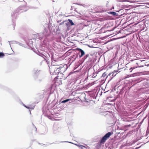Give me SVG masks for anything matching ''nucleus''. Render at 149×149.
Returning a JSON list of instances; mask_svg holds the SVG:
<instances>
[{
    "instance_id": "obj_1",
    "label": "nucleus",
    "mask_w": 149,
    "mask_h": 149,
    "mask_svg": "<svg viewBox=\"0 0 149 149\" xmlns=\"http://www.w3.org/2000/svg\"><path fill=\"white\" fill-rule=\"evenodd\" d=\"M51 67L52 72L53 74H58L60 73H62L65 71V68L62 64L53 65Z\"/></svg>"
},
{
    "instance_id": "obj_2",
    "label": "nucleus",
    "mask_w": 149,
    "mask_h": 149,
    "mask_svg": "<svg viewBox=\"0 0 149 149\" xmlns=\"http://www.w3.org/2000/svg\"><path fill=\"white\" fill-rule=\"evenodd\" d=\"M48 34H46L45 31L43 33H40L36 35V38L40 40H42L44 38V39L43 40V43L42 45H44L47 46L49 44V42L46 37L48 36Z\"/></svg>"
},
{
    "instance_id": "obj_3",
    "label": "nucleus",
    "mask_w": 149,
    "mask_h": 149,
    "mask_svg": "<svg viewBox=\"0 0 149 149\" xmlns=\"http://www.w3.org/2000/svg\"><path fill=\"white\" fill-rule=\"evenodd\" d=\"M24 6H20L17 8L16 10L17 12H15V13H17L23 11H26L29 9V7L26 6V3L25 2H24Z\"/></svg>"
},
{
    "instance_id": "obj_4",
    "label": "nucleus",
    "mask_w": 149,
    "mask_h": 149,
    "mask_svg": "<svg viewBox=\"0 0 149 149\" xmlns=\"http://www.w3.org/2000/svg\"><path fill=\"white\" fill-rule=\"evenodd\" d=\"M111 134V132H108L101 139L100 141V143H104L109 138Z\"/></svg>"
},
{
    "instance_id": "obj_5",
    "label": "nucleus",
    "mask_w": 149,
    "mask_h": 149,
    "mask_svg": "<svg viewBox=\"0 0 149 149\" xmlns=\"http://www.w3.org/2000/svg\"><path fill=\"white\" fill-rule=\"evenodd\" d=\"M75 52H76L77 56H83L85 54V52L82 49L77 48L75 49Z\"/></svg>"
},
{
    "instance_id": "obj_6",
    "label": "nucleus",
    "mask_w": 149,
    "mask_h": 149,
    "mask_svg": "<svg viewBox=\"0 0 149 149\" xmlns=\"http://www.w3.org/2000/svg\"><path fill=\"white\" fill-rule=\"evenodd\" d=\"M51 59L52 61L61 62L63 59L64 56H51Z\"/></svg>"
},
{
    "instance_id": "obj_7",
    "label": "nucleus",
    "mask_w": 149,
    "mask_h": 149,
    "mask_svg": "<svg viewBox=\"0 0 149 149\" xmlns=\"http://www.w3.org/2000/svg\"><path fill=\"white\" fill-rule=\"evenodd\" d=\"M41 72L40 70L36 69H34L32 71V72L33 74V78H35V77H37L40 74Z\"/></svg>"
},
{
    "instance_id": "obj_8",
    "label": "nucleus",
    "mask_w": 149,
    "mask_h": 149,
    "mask_svg": "<svg viewBox=\"0 0 149 149\" xmlns=\"http://www.w3.org/2000/svg\"><path fill=\"white\" fill-rule=\"evenodd\" d=\"M34 79L37 82L40 83L43 81L44 77L41 75H39L37 77H35Z\"/></svg>"
},
{
    "instance_id": "obj_9",
    "label": "nucleus",
    "mask_w": 149,
    "mask_h": 149,
    "mask_svg": "<svg viewBox=\"0 0 149 149\" xmlns=\"http://www.w3.org/2000/svg\"><path fill=\"white\" fill-rule=\"evenodd\" d=\"M75 57V56H74ZM76 58H74L73 56H70V58H68L67 60V63L70 66L71 63L75 60Z\"/></svg>"
},
{
    "instance_id": "obj_10",
    "label": "nucleus",
    "mask_w": 149,
    "mask_h": 149,
    "mask_svg": "<svg viewBox=\"0 0 149 149\" xmlns=\"http://www.w3.org/2000/svg\"><path fill=\"white\" fill-rule=\"evenodd\" d=\"M98 12L102 13L106 11L105 8L101 6H99L97 8Z\"/></svg>"
},
{
    "instance_id": "obj_11",
    "label": "nucleus",
    "mask_w": 149,
    "mask_h": 149,
    "mask_svg": "<svg viewBox=\"0 0 149 149\" xmlns=\"http://www.w3.org/2000/svg\"><path fill=\"white\" fill-rule=\"evenodd\" d=\"M136 61V64L138 65V63H139L140 62H142L144 61V60H142L141 59H134L130 60V61Z\"/></svg>"
},
{
    "instance_id": "obj_12",
    "label": "nucleus",
    "mask_w": 149,
    "mask_h": 149,
    "mask_svg": "<svg viewBox=\"0 0 149 149\" xmlns=\"http://www.w3.org/2000/svg\"><path fill=\"white\" fill-rule=\"evenodd\" d=\"M110 63L111 64L114 65L117 63V61H116V56H114L113 58L111 59L110 61Z\"/></svg>"
},
{
    "instance_id": "obj_13",
    "label": "nucleus",
    "mask_w": 149,
    "mask_h": 149,
    "mask_svg": "<svg viewBox=\"0 0 149 149\" xmlns=\"http://www.w3.org/2000/svg\"><path fill=\"white\" fill-rule=\"evenodd\" d=\"M118 72V71L117 70H114L113 72L112 73L109 74V75H112V77L111 78H112L116 75V74H117V72Z\"/></svg>"
},
{
    "instance_id": "obj_14",
    "label": "nucleus",
    "mask_w": 149,
    "mask_h": 149,
    "mask_svg": "<svg viewBox=\"0 0 149 149\" xmlns=\"http://www.w3.org/2000/svg\"><path fill=\"white\" fill-rule=\"evenodd\" d=\"M108 14H111L114 16H118V14L116 13L113 11H110L108 12Z\"/></svg>"
},
{
    "instance_id": "obj_15",
    "label": "nucleus",
    "mask_w": 149,
    "mask_h": 149,
    "mask_svg": "<svg viewBox=\"0 0 149 149\" xmlns=\"http://www.w3.org/2000/svg\"><path fill=\"white\" fill-rule=\"evenodd\" d=\"M75 145L77 146H79V148H81V149H87L86 148L83 146L76 144Z\"/></svg>"
},
{
    "instance_id": "obj_16",
    "label": "nucleus",
    "mask_w": 149,
    "mask_h": 149,
    "mask_svg": "<svg viewBox=\"0 0 149 149\" xmlns=\"http://www.w3.org/2000/svg\"><path fill=\"white\" fill-rule=\"evenodd\" d=\"M53 51H49V52L48 53V55L49 56H54V52Z\"/></svg>"
},
{
    "instance_id": "obj_17",
    "label": "nucleus",
    "mask_w": 149,
    "mask_h": 149,
    "mask_svg": "<svg viewBox=\"0 0 149 149\" xmlns=\"http://www.w3.org/2000/svg\"><path fill=\"white\" fill-rule=\"evenodd\" d=\"M31 49L34 52H35V53H37V54L39 55V56H41V54H40V53H39V54H38V53H37V52H36V51H35V50H36L35 49H34L32 47V46H31Z\"/></svg>"
},
{
    "instance_id": "obj_18",
    "label": "nucleus",
    "mask_w": 149,
    "mask_h": 149,
    "mask_svg": "<svg viewBox=\"0 0 149 149\" xmlns=\"http://www.w3.org/2000/svg\"><path fill=\"white\" fill-rule=\"evenodd\" d=\"M68 20L71 25H74V23L73 22L72 20L70 19H68Z\"/></svg>"
},
{
    "instance_id": "obj_19",
    "label": "nucleus",
    "mask_w": 149,
    "mask_h": 149,
    "mask_svg": "<svg viewBox=\"0 0 149 149\" xmlns=\"http://www.w3.org/2000/svg\"><path fill=\"white\" fill-rule=\"evenodd\" d=\"M70 100V99H68L65 100H64L62 101L61 102V103H66V102H68Z\"/></svg>"
},
{
    "instance_id": "obj_20",
    "label": "nucleus",
    "mask_w": 149,
    "mask_h": 149,
    "mask_svg": "<svg viewBox=\"0 0 149 149\" xmlns=\"http://www.w3.org/2000/svg\"><path fill=\"white\" fill-rule=\"evenodd\" d=\"M8 42H9V45H10V47H11V45H10L11 44L15 43L16 42L15 41H8Z\"/></svg>"
},
{
    "instance_id": "obj_21",
    "label": "nucleus",
    "mask_w": 149,
    "mask_h": 149,
    "mask_svg": "<svg viewBox=\"0 0 149 149\" xmlns=\"http://www.w3.org/2000/svg\"><path fill=\"white\" fill-rule=\"evenodd\" d=\"M78 13L80 15H81V16H85V13L83 12H79V13Z\"/></svg>"
},
{
    "instance_id": "obj_22",
    "label": "nucleus",
    "mask_w": 149,
    "mask_h": 149,
    "mask_svg": "<svg viewBox=\"0 0 149 149\" xmlns=\"http://www.w3.org/2000/svg\"><path fill=\"white\" fill-rule=\"evenodd\" d=\"M76 72L75 71L71 72H70L68 75V76L71 75L72 74H74Z\"/></svg>"
},
{
    "instance_id": "obj_23",
    "label": "nucleus",
    "mask_w": 149,
    "mask_h": 149,
    "mask_svg": "<svg viewBox=\"0 0 149 149\" xmlns=\"http://www.w3.org/2000/svg\"><path fill=\"white\" fill-rule=\"evenodd\" d=\"M106 73H105V72H104V73L102 74V77H106Z\"/></svg>"
},
{
    "instance_id": "obj_24",
    "label": "nucleus",
    "mask_w": 149,
    "mask_h": 149,
    "mask_svg": "<svg viewBox=\"0 0 149 149\" xmlns=\"http://www.w3.org/2000/svg\"><path fill=\"white\" fill-rule=\"evenodd\" d=\"M5 54L3 52H0V56H4Z\"/></svg>"
},
{
    "instance_id": "obj_25",
    "label": "nucleus",
    "mask_w": 149,
    "mask_h": 149,
    "mask_svg": "<svg viewBox=\"0 0 149 149\" xmlns=\"http://www.w3.org/2000/svg\"><path fill=\"white\" fill-rule=\"evenodd\" d=\"M23 106H24V107H25L26 108H28V109H30V107H27V106H25V105L24 104H23Z\"/></svg>"
},
{
    "instance_id": "obj_26",
    "label": "nucleus",
    "mask_w": 149,
    "mask_h": 149,
    "mask_svg": "<svg viewBox=\"0 0 149 149\" xmlns=\"http://www.w3.org/2000/svg\"><path fill=\"white\" fill-rule=\"evenodd\" d=\"M70 55V52H68L67 53L66 56H69Z\"/></svg>"
},
{
    "instance_id": "obj_27",
    "label": "nucleus",
    "mask_w": 149,
    "mask_h": 149,
    "mask_svg": "<svg viewBox=\"0 0 149 149\" xmlns=\"http://www.w3.org/2000/svg\"><path fill=\"white\" fill-rule=\"evenodd\" d=\"M5 54L6 55H10V54H8V53H5Z\"/></svg>"
},
{
    "instance_id": "obj_28",
    "label": "nucleus",
    "mask_w": 149,
    "mask_h": 149,
    "mask_svg": "<svg viewBox=\"0 0 149 149\" xmlns=\"http://www.w3.org/2000/svg\"><path fill=\"white\" fill-rule=\"evenodd\" d=\"M64 23V22H62L59 25H61L62 24H63Z\"/></svg>"
},
{
    "instance_id": "obj_29",
    "label": "nucleus",
    "mask_w": 149,
    "mask_h": 149,
    "mask_svg": "<svg viewBox=\"0 0 149 149\" xmlns=\"http://www.w3.org/2000/svg\"><path fill=\"white\" fill-rule=\"evenodd\" d=\"M135 68V67H133L131 68V69H130V70H131V69H134Z\"/></svg>"
},
{
    "instance_id": "obj_30",
    "label": "nucleus",
    "mask_w": 149,
    "mask_h": 149,
    "mask_svg": "<svg viewBox=\"0 0 149 149\" xmlns=\"http://www.w3.org/2000/svg\"><path fill=\"white\" fill-rule=\"evenodd\" d=\"M46 62H47V63L48 64L49 63V61H48V60H47Z\"/></svg>"
},
{
    "instance_id": "obj_31",
    "label": "nucleus",
    "mask_w": 149,
    "mask_h": 149,
    "mask_svg": "<svg viewBox=\"0 0 149 149\" xmlns=\"http://www.w3.org/2000/svg\"><path fill=\"white\" fill-rule=\"evenodd\" d=\"M64 142H68V143H71V142H68V141H64Z\"/></svg>"
},
{
    "instance_id": "obj_32",
    "label": "nucleus",
    "mask_w": 149,
    "mask_h": 149,
    "mask_svg": "<svg viewBox=\"0 0 149 149\" xmlns=\"http://www.w3.org/2000/svg\"><path fill=\"white\" fill-rule=\"evenodd\" d=\"M52 66V65L50 67H49V69H50V70H51V68H51V66Z\"/></svg>"
},
{
    "instance_id": "obj_33",
    "label": "nucleus",
    "mask_w": 149,
    "mask_h": 149,
    "mask_svg": "<svg viewBox=\"0 0 149 149\" xmlns=\"http://www.w3.org/2000/svg\"><path fill=\"white\" fill-rule=\"evenodd\" d=\"M143 66H144L143 65L140 66H138V67H143Z\"/></svg>"
},
{
    "instance_id": "obj_34",
    "label": "nucleus",
    "mask_w": 149,
    "mask_h": 149,
    "mask_svg": "<svg viewBox=\"0 0 149 149\" xmlns=\"http://www.w3.org/2000/svg\"><path fill=\"white\" fill-rule=\"evenodd\" d=\"M22 1H24V2H25V1H24V0H20V2H22Z\"/></svg>"
},
{
    "instance_id": "obj_35",
    "label": "nucleus",
    "mask_w": 149,
    "mask_h": 149,
    "mask_svg": "<svg viewBox=\"0 0 149 149\" xmlns=\"http://www.w3.org/2000/svg\"><path fill=\"white\" fill-rule=\"evenodd\" d=\"M34 107H33L31 108V109H34Z\"/></svg>"
},
{
    "instance_id": "obj_36",
    "label": "nucleus",
    "mask_w": 149,
    "mask_h": 149,
    "mask_svg": "<svg viewBox=\"0 0 149 149\" xmlns=\"http://www.w3.org/2000/svg\"><path fill=\"white\" fill-rule=\"evenodd\" d=\"M73 10V9H72V7H71V10Z\"/></svg>"
},
{
    "instance_id": "obj_37",
    "label": "nucleus",
    "mask_w": 149,
    "mask_h": 149,
    "mask_svg": "<svg viewBox=\"0 0 149 149\" xmlns=\"http://www.w3.org/2000/svg\"><path fill=\"white\" fill-rule=\"evenodd\" d=\"M88 55H89L88 54H87L86 56H89Z\"/></svg>"
},
{
    "instance_id": "obj_38",
    "label": "nucleus",
    "mask_w": 149,
    "mask_h": 149,
    "mask_svg": "<svg viewBox=\"0 0 149 149\" xmlns=\"http://www.w3.org/2000/svg\"><path fill=\"white\" fill-rule=\"evenodd\" d=\"M68 24V23H66V25H67Z\"/></svg>"
},
{
    "instance_id": "obj_39",
    "label": "nucleus",
    "mask_w": 149,
    "mask_h": 149,
    "mask_svg": "<svg viewBox=\"0 0 149 149\" xmlns=\"http://www.w3.org/2000/svg\"><path fill=\"white\" fill-rule=\"evenodd\" d=\"M71 56H74V54L71 55Z\"/></svg>"
},
{
    "instance_id": "obj_40",
    "label": "nucleus",
    "mask_w": 149,
    "mask_h": 149,
    "mask_svg": "<svg viewBox=\"0 0 149 149\" xmlns=\"http://www.w3.org/2000/svg\"><path fill=\"white\" fill-rule=\"evenodd\" d=\"M74 11H77L76 10V9H74Z\"/></svg>"
},
{
    "instance_id": "obj_41",
    "label": "nucleus",
    "mask_w": 149,
    "mask_h": 149,
    "mask_svg": "<svg viewBox=\"0 0 149 149\" xmlns=\"http://www.w3.org/2000/svg\"><path fill=\"white\" fill-rule=\"evenodd\" d=\"M94 75H93V77H95V76H94Z\"/></svg>"
},
{
    "instance_id": "obj_42",
    "label": "nucleus",
    "mask_w": 149,
    "mask_h": 149,
    "mask_svg": "<svg viewBox=\"0 0 149 149\" xmlns=\"http://www.w3.org/2000/svg\"><path fill=\"white\" fill-rule=\"evenodd\" d=\"M138 148H136V149H138Z\"/></svg>"
},
{
    "instance_id": "obj_43",
    "label": "nucleus",
    "mask_w": 149,
    "mask_h": 149,
    "mask_svg": "<svg viewBox=\"0 0 149 149\" xmlns=\"http://www.w3.org/2000/svg\"><path fill=\"white\" fill-rule=\"evenodd\" d=\"M120 46H118V48H119V49H120Z\"/></svg>"
},
{
    "instance_id": "obj_44",
    "label": "nucleus",
    "mask_w": 149,
    "mask_h": 149,
    "mask_svg": "<svg viewBox=\"0 0 149 149\" xmlns=\"http://www.w3.org/2000/svg\"><path fill=\"white\" fill-rule=\"evenodd\" d=\"M13 14H14L15 15V13L14 12V13H13Z\"/></svg>"
},
{
    "instance_id": "obj_45",
    "label": "nucleus",
    "mask_w": 149,
    "mask_h": 149,
    "mask_svg": "<svg viewBox=\"0 0 149 149\" xmlns=\"http://www.w3.org/2000/svg\"><path fill=\"white\" fill-rule=\"evenodd\" d=\"M112 8L114 9V7H112Z\"/></svg>"
},
{
    "instance_id": "obj_46",
    "label": "nucleus",
    "mask_w": 149,
    "mask_h": 149,
    "mask_svg": "<svg viewBox=\"0 0 149 149\" xmlns=\"http://www.w3.org/2000/svg\"><path fill=\"white\" fill-rule=\"evenodd\" d=\"M60 22V21H58L57 22H58H58Z\"/></svg>"
},
{
    "instance_id": "obj_47",
    "label": "nucleus",
    "mask_w": 149,
    "mask_h": 149,
    "mask_svg": "<svg viewBox=\"0 0 149 149\" xmlns=\"http://www.w3.org/2000/svg\"><path fill=\"white\" fill-rule=\"evenodd\" d=\"M13 25H14V26H15V25L14 24H13Z\"/></svg>"
},
{
    "instance_id": "obj_48",
    "label": "nucleus",
    "mask_w": 149,
    "mask_h": 149,
    "mask_svg": "<svg viewBox=\"0 0 149 149\" xmlns=\"http://www.w3.org/2000/svg\"><path fill=\"white\" fill-rule=\"evenodd\" d=\"M12 16H13V14H12Z\"/></svg>"
},
{
    "instance_id": "obj_49",
    "label": "nucleus",
    "mask_w": 149,
    "mask_h": 149,
    "mask_svg": "<svg viewBox=\"0 0 149 149\" xmlns=\"http://www.w3.org/2000/svg\"><path fill=\"white\" fill-rule=\"evenodd\" d=\"M45 32L47 33V31H45Z\"/></svg>"
},
{
    "instance_id": "obj_50",
    "label": "nucleus",
    "mask_w": 149,
    "mask_h": 149,
    "mask_svg": "<svg viewBox=\"0 0 149 149\" xmlns=\"http://www.w3.org/2000/svg\"><path fill=\"white\" fill-rule=\"evenodd\" d=\"M43 56H45V55H43Z\"/></svg>"
},
{
    "instance_id": "obj_51",
    "label": "nucleus",
    "mask_w": 149,
    "mask_h": 149,
    "mask_svg": "<svg viewBox=\"0 0 149 149\" xmlns=\"http://www.w3.org/2000/svg\"><path fill=\"white\" fill-rule=\"evenodd\" d=\"M3 56H0V57H2Z\"/></svg>"
},
{
    "instance_id": "obj_52",
    "label": "nucleus",
    "mask_w": 149,
    "mask_h": 149,
    "mask_svg": "<svg viewBox=\"0 0 149 149\" xmlns=\"http://www.w3.org/2000/svg\"><path fill=\"white\" fill-rule=\"evenodd\" d=\"M30 113L31 114V112L30 111Z\"/></svg>"
}]
</instances>
